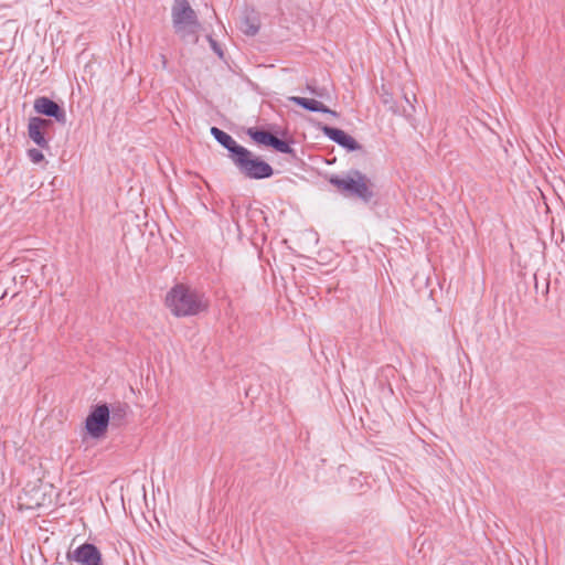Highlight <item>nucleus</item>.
I'll return each mask as SVG.
<instances>
[{
  "instance_id": "f257e3e1",
  "label": "nucleus",
  "mask_w": 565,
  "mask_h": 565,
  "mask_svg": "<svg viewBox=\"0 0 565 565\" xmlns=\"http://www.w3.org/2000/svg\"><path fill=\"white\" fill-rule=\"evenodd\" d=\"M166 305L177 317L196 316L209 306L202 292L183 284H177L168 291Z\"/></svg>"
},
{
  "instance_id": "f03ea898",
  "label": "nucleus",
  "mask_w": 565,
  "mask_h": 565,
  "mask_svg": "<svg viewBox=\"0 0 565 565\" xmlns=\"http://www.w3.org/2000/svg\"><path fill=\"white\" fill-rule=\"evenodd\" d=\"M329 182L341 194L359 199L363 203H370L375 196L373 182L356 169L349 170L345 175L332 174Z\"/></svg>"
},
{
  "instance_id": "7ed1b4c3",
  "label": "nucleus",
  "mask_w": 565,
  "mask_h": 565,
  "mask_svg": "<svg viewBox=\"0 0 565 565\" xmlns=\"http://www.w3.org/2000/svg\"><path fill=\"white\" fill-rule=\"evenodd\" d=\"M171 17L174 33L182 41L198 42L201 24L196 12L188 0H174L171 8Z\"/></svg>"
},
{
  "instance_id": "20e7f679",
  "label": "nucleus",
  "mask_w": 565,
  "mask_h": 565,
  "mask_svg": "<svg viewBox=\"0 0 565 565\" xmlns=\"http://www.w3.org/2000/svg\"><path fill=\"white\" fill-rule=\"evenodd\" d=\"M233 164L245 178L250 180H264L271 178L275 173L274 168L255 156L247 148H243L238 154L232 160Z\"/></svg>"
},
{
  "instance_id": "39448f33",
  "label": "nucleus",
  "mask_w": 565,
  "mask_h": 565,
  "mask_svg": "<svg viewBox=\"0 0 565 565\" xmlns=\"http://www.w3.org/2000/svg\"><path fill=\"white\" fill-rule=\"evenodd\" d=\"M110 423V411L107 403H100L92 406L85 420V428L92 438L103 437Z\"/></svg>"
},
{
  "instance_id": "423d86ee",
  "label": "nucleus",
  "mask_w": 565,
  "mask_h": 565,
  "mask_svg": "<svg viewBox=\"0 0 565 565\" xmlns=\"http://www.w3.org/2000/svg\"><path fill=\"white\" fill-rule=\"evenodd\" d=\"M247 135L258 145L270 147L277 152L289 154L292 158L297 157L295 149L290 145L292 141L282 140L268 130L253 127L247 130Z\"/></svg>"
},
{
  "instance_id": "0eeeda50",
  "label": "nucleus",
  "mask_w": 565,
  "mask_h": 565,
  "mask_svg": "<svg viewBox=\"0 0 565 565\" xmlns=\"http://www.w3.org/2000/svg\"><path fill=\"white\" fill-rule=\"evenodd\" d=\"M66 558L70 562H76L78 565H104L102 552L89 542L81 544L74 551H68Z\"/></svg>"
},
{
  "instance_id": "6e6552de",
  "label": "nucleus",
  "mask_w": 565,
  "mask_h": 565,
  "mask_svg": "<svg viewBox=\"0 0 565 565\" xmlns=\"http://www.w3.org/2000/svg\"><path fill=\"white\" fill-rule=\"evenodd\" d=\"M33 108L36 114L52 118L62 126L67 121L65 109L46 96L36 97Z\"/></svg>"
},
{
  "instance_id": "1a4fd4ad",
  "label": "nucleus",
  "mask_w": 565,
  "mask_h": 565,
  "mask_svg": "<svg viewBox=\"0 0 565 565\" xmlns=\"http://www.w3.org/2000/svg\"><path fill=\"white\" fill-rule=\"evenodd\" d=\"M320 130L331 141L344 148L347 151L351 152L362 149V146L352 136L340 128L320 125Z\"/></svg>"
},
{
  "instance_id": "9d476101",
  "label": "nucleus",
  "mask_w": 565,
  "mask_h": 565,
  "mask_svg": "<svg viewBox=\"0 0 565 565\" xmlns=\"http://www.w3.org/2000/svg\"><path fill=\"white\" fill-rule=\"evenodd\" d=\"M211 135L222 147L228 151V157L231 160H233L244 148L243 146L238 145L231 135L217 127L211 128Z\"/></svg>"
},
{
  "instance_id": "9b49d317",
  "label": "nucleus",
  "mask_w": 565,
  "mask_h": 565,
  "mask_svg": "<svg viewBox=\"0 0 565 565\" xmlns=\"http://www.w3.org/2000/svg\"><path fill=\"white\" fill-rule=\"evenodd\" d=\"M289 100L308 110V111H313V113H322V114H329L331 116H334L337 117L338 116V113L330 109L329 107H327L324 104H322L321 102L317 100V99H313V98H306V97H300V96H291L289 97Z\"/></svg>"
},
{
  "instance_id": "f8f14e48",
  "label": "nucleus",
  "mask_w": 565,
  "mask_h": 565,
  "mask_svg": "<svg viewBox=\"0 0 565 565\" xmlns=\"http://www.w3.org/2000/svg\"><path fill=\"white\" fill-rule=\"evenodd\" d=\"M110 411V423L111 427H121L126 424L127 415L130 411V407L127 403L117 402L109 405Z\"/></svg>"
},
{
  "instance_id": "ddd939ff",
  "label": "nucleus",
  "mask_w": 565,
  "mask_h": 565,
  "mask_svg": "<svg viewBox=\"0 0 565 565\" xmlns=\"http://www.w3.org/2000/svg\"><path fill=\"white\" fill-rule=\"evenodd\" d=\"M259 28H260V21H259L258 15L254 11L246 13L242 18L239 29L244 34H246L248 36H254L258 33Z\"/></svg>"
},
{
  "instance_id": "4468645a",
  "label": "nucleus",
  "mask_w": 565,
  "mask_h": 565,
  "mask_svg": "<svg viewBox=\"0 0 565 565\" xmlns=\"http://www.w3.org/2000/svg\"><path fill=\"white\" fill-rule=\"evenodd\" d=\"M40 124H41V121H39L38 124H33L32 121L29 120V124H28L29 138L41 149H49L50 148L49 140L45 138L46 134L44 132L43 129L39 128Z\"/></svg>"
},
{
  "instance_id": "2eb2a0df",
  "label": "nucleus",
  "mask_w": 565,
  "mask_h": 565,
  "mask_svg": "<svg viewBox=\"0 0 565 565\" xmlns=\"http://www.w3.org/2000/svg\"><path fill=\"white\" fill-rule=\"evenodd\" d=\"M404 100L408 105V109L404 107L402 110H399L395 103L390 104L388 109L397 115H402L405 117L411 116L415 111V107L406 94L404 95Z\"/></svg>"
},
{
  "instance_id": "dca6fc26",
  "label": "nucleus",
  "mask_w": 565,
  "mask_h": 565,
  "mask_svg": "<svg viewBox=\"0 0 565 565\" xmlns=\"http://www.w3.org/2000/svg\"><path fill=\"white\" fill-rule=\"evenodd\" d=\"M29 120L32 121L33 124H38L39 121H41V124L39 125V128L43 129L45 134L53 126L52 118H49V117L43 118V117L36 116V117H31Z\"/></svg>"
},
{
  "instance_id": "f3484780",
  "label": "nucleus",
  "mask_w": 565,
  "mask_h": 565,
  "mask_svg": "<svg viewBox=\"0 0 565 565\" xmlns=\"http://www.w3.org/2000/svg\"><path fill=\"white\" fill-rule=\"evenodd\" d=\"M28 157L33 163H40L44 161V154L40 149L31 148L28 150Z\"/></svg>"
},
{
  "instance_id": "a211bd4d",
  "label": "nucleus",
  "mask_w": 565,
  "mask_h": 565,
  "mask_svg": "<svg viewBox=\"0 0 565 565\" xmlns=\"http://www.w3.org/2000/svg\"><path fill=\"white\" fill-rule=\"evenodd\" d=\"M209 41H210V44H211V47L212 50L220 56V57H223V51L221 49V46L218 45V43L212 38V36H209Z\"/></svg>"
},
{
  "instance_id": "6ab92c4d",
  "label": "nucleus",
  "mask_w": 565,
  "mask_h": 565,
  "mask_svg": "<svg viewBox=\"0 0 565 565\" xmlns=\"http://www.w3.org/2000/svg\"><path fill=\"white\" fill-rule=\"evenodd\" d=\"M159 58H160V63H161L162 68L167 70V67H168V58H167V56L164 54H160Z\"/></svg>"
},
{
  "instance_id": "aec40b11",
  "label": "nucleus",
  "mask_w": 565,
  "mask_h": 565,
  "mask_svg": "<svg viewBox=\"0 0 565 565\" xmlns=\"http://www.w3.org/2000/svg\"><path fill=\"white\" fill-rule=\"evenodd\" d=\"M548 290H550V280H548V279H546L545 287H544V289H543L542 294H543L544 296H546V295L548 294Z\"/></svg>"
},
{
  "instance_id": "412c9836",
  "label": "nucleus",
  "mask_w": 565,
  "mask_h": 565,
  "mask_svg": "<svg viewBox=\"0 0 565 565\" xmlns=\"http://www.w3.org/2000/svg\"><path fill=\"white\" fill-rule=\"evenodd\" d=\"M308 88L310 89V92H311V93H313V94H317V95H318V93H317L313 88H311L310 86H308ZM319 96H321V94H319Z\"/></svg>"
},
{
  "instance_id": "4be33fe9",
  "label": "nucleus",
  "mask_w": 565,
  "mask_h": 565,
  "mask_svg": "<svg viewBox=\"0 0 565 565\" xmlns=\"http://www.w3.org/2000/svg\"><path fill=\"white\" fill-rule=\"evenodd\" d=\"M383 102L384 104H390V98H384Z\"/></svg>"
},
{
  "instance_id": "5701e85b",
  "label": "nucleus",
  "mask_w": 565,
  "mask_h": 565,
  "mask_svg": "<svg viewBox=\"0 0 565 565\" xmlns=\"http://www.w3.org/2000/svg\"><path fill=\"white\" fill-rule=\"evenodd\" d=\"M534 287H535V290L539 291V284H537V281H535V286Z\"/></svg>"
}]
</instances>
